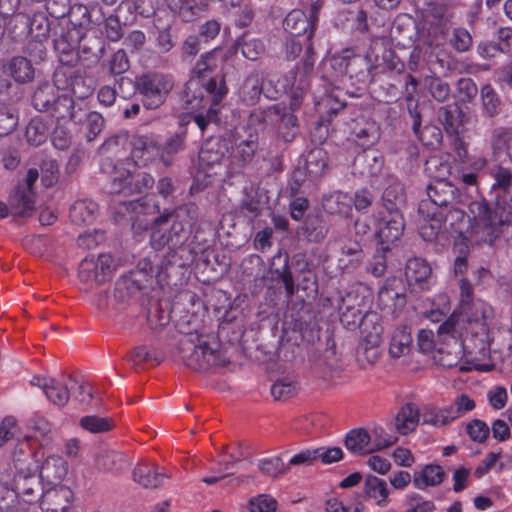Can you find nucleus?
Segmentation results:
<instances>
[{
  "label": "nucleus",
  "mask_w": 512,
  "mask_h": 512,
  "mask_svg": "<svg viewBox=\"0 0 512 512\" xmlns=\"http://www.w3.org/2000/svg\"><path fill=\"white\" fill-rule=\"evenodd\" d=\"M489 175L493 179L491 193L495 208L491 209L489 203L482 199L469 202V212L475 224L484 225L493 238L497 234L496 229L507 228L512 221V169L495 164L490 167Z\"/></svg>",
  "instance_id": "obj_1"
},
{
  "label": "nucleus",
  "mask_w": 512,
  "mask_h": 512,
  "mask_svg": "<svg viewBox=\"0 0 512 512\" xmlns=\"http://www.w3.org/2000/svg\"><path fill=\"white\" fill-rule=\"evenodd\" d=\"M39 468L28 440L22 441L14 448L11 462L0 469V481L9 484L15 496L32 504L40 500L46 489Z\"/></svg>",
  "instance_id": "obj_2"
},
{
  "label": "nucleus",
  "mask_w": 512,
  "mask_h": 512,
  "mask_svg": "<svg viewBox=\"0 0 512 512\" xmlns=\"http://www.w3.org/2000/svg\"><path fill=\"white\" fill-rule=\"evenodd\" d=\"M378 65V63H372L369 53L360 55L347 49L322 62L324 70L322 77L330 83L349 81L352 86H356L357 90H362L373 81V70Z\"/></svg>",
  "instance_id": "obj_3"
},
{
  "label": "nucleus",
  "mask_w": 512,
  "mask_h": 512,
  "mask_svg": "<svg viewBox=\"0 0 512 512\" xmlns=\"http://www.w3.org/2000/svg\"><path fill=\"white\" fill-rule=\"evenodd\" d=\"M178 354L184 365L196 372L224 367L228 363L218 342L210 343L193 334L180 339Z\"/></svg>",
  "instance_id": "obj_4"
},
{
  "label": "nucleus",
  "mask_w": 512,
  "mask_h": 512,
  "mask_svg": "<svg viewBox=\"0 0 512 512\" xmlns=\"http://www.w3.org/2000/svg\"><path fill=\"white\" fill-rule=\"evenodd\" d=\"M426 170L433 177L426 187L429 200H424L429 203L430 210H443L463 202L465 196L460 189L445 178L450 174L449 164L431 159L426 163Z\"/></svg>",
  "instance_id": "obj_5"
},
{
  "label": "nucleus",
  "mask_w": 512,
  "mask_h": 512,
  "mask_svg": "<svg viewBox=\"0 0 512 512\" xmlns=\"http://www.w3.org/2000/svg\"><path fill=\"white\" fill-rule=\"evenodd\" d=\"M124 84H133L135 91L141 96L143 106L148 110H155L163 105L174 87L172 76L158 71L142 73L134 81L121 77L118 81L119 88Z\"/></svg>",
  "instance_id": "obj_6"
},
{
  "label": "nucleus",
  "mask_w": 512,
  "mask_h": 512,
  "mask_svg": "<svg viewBox=\"0 0 512 512\" xmlns=\"http://www.w3.org/2000/svg\"><path fill=\"white\" fill-rule=\"evenodd\" d=\"M228 93L224 74H216L207 81L190 78L182 93L186 109L198 110L206 105H219Z\"/></svg>",
  "instance_id": "obj_7"
},
{
  "label": "nucleus",
  "mask_w": 512,
  "mask_h": 512,
  "mask_svg": "<svg viewBox=\"0 0 512 512\" xmlns=\"http://www.w3.org/2000/svg\"><path fill=\"white\" fill-rule=\"evenodd\" d=\"M125 142L130 146L131 157L136 165L145 166L156 158H160L162 144L154 134H117L106 139L103 146L111 148Z\"/></svg>",
  "instance_id": "obj_8"
},
{
  "label": "nucleus",
  "mask_w": 512,
  "mask_h": 512,
  "mask_svg": "<svg viewBox=\"0 0 512 512\" xmlns=\"http://www.w3.org/2000/svg\"><path fill=\"white\" fill-rule=\"evenodd\" d=\"M196 217V207L180 210L174 216L173 222L168 231L171 247L177 249L174 257L180 253V258H182L183 254L187 252L191 256L190 259H194L195 255L193 254V249L190 248V245L185 246V243L190 237L192 229L195 225Z\"/></svg>",
  "instance_id": "obj_9"
},
{
  "label": "nucleus",
  "mask_w": 512,
  "mask_h": 512,
  "mask_svg": "<svg viewBox=\"0 0 512 512\" xmlns=\"http://www.w3.org/2000/svg\"><path fill=\"white\" fill-rule=\"evenodd\" d=\"M58 89L49 82L39 84L32 95V106L55 119L62 116L67 111L68 100L67 94H60Z\"/></svg>",
  "instance_id": "obj_10"
},
{
  "label": "nucleus",
  "mask_w": 512,
  "mask_h": 512,
  "mask_svg": "<svg viewBox=\"0 0 512 512\" xmlns=\"http://www.w3.org/2000/svg\"><path fill=\"white\" fill-rule=\"evenodd\" d=\"M154 178L146 172L117 171L111 179L108 192L111 194L133 195L141 194L154 185Z\"/></svg>",
  "instance_id": "obj_11"
},
{
  "label": "nucleus",
  "mask_w": 512,
  "mask_h": 512,
  "mask_svg": "<svg viewBox=\"0 0 512 512\" xmlns=\"http://www.w3.org/2000/svg\"><path fill=\"white\" fill-rule=\"evenodd\" d=\"M148 290L146 275L140 271H130L116 281L114 297L118 302L129 303L141 300Z\"/></svg>",
  "instance_id": "obj_12"
},
{
  "label": "nucleus",
  "mask_w": 512,
  "mask_h": 512,
  "mask_svg": "<svg viewBox=\"0 0 512 512\" xmlns=\"http://www.w3.org/2000/svg\"><path fill=\"white\" fill-rule=\"evenodd\" d=\"M283 93L282 89L264 87V75L258 70L252 71L243 81L240 90V100L248 106L257 104L264 95L267 99L275 100Z\"/></svg>",
  "instance_id": "obj_13"
},
{
  "label": "nucleus",
  "mask_w": 512,
  "mask_h": 512,
  "mask_svg": "<svg viewBox=\"0 0 512 512\" xmlns=\"http://www.w3.org/2000/svg\"><path fill=\"white\" fill-rule=\"evenodd\" d=\"M365 297L357 291H348L339 304L340 321L344 327L354 330L363 324L366 314Z\"/></svg>",
  "instance_id": "obj_14"
},
{
  "label": "nucleus",
  "mask_w": 512,
  "mask_h": 512,
  "mask_svg": "<svg viewBox=\"0 0 512 512\" xmlns=\"http://www.w3.org/2000/svg\"><path fill=\"white\" fill-rule=\"evenodd\" d=\"M376 236L383 251H390L391 245L403 235L405 222L401 212H380Z\"/></svg>",
  "instance_id": "obj_15"
},
{
  "label": "nucleus",
  "mask_w": 512,
  "mask_h": 512,
  "mask_svg": "<svg viewBox=\"0 0 512 512\" xmlns=\"http://www.w3.org/2000/svg\"><path fill=\"white\" fill-rule=\"evenodd\" d=\"M13 20L15 27L21 25L24 29H28V33L33 39L48 40L58 27V22L49 18L45 12H36L31 18L20 13Z\"/></svg>",
  "instance_id": "obj_16"
},
{
  "label": "nucleus",
  "mask_w": 512,
  "mask_h": 512,
  "mask_svg": "<svg viewBox=\"0 0 512 512\" xmlns=\"http://www.w3.org/2000/svg\"><path fill=\"white\" fill-rule=\"evenodd\" d=\"M40 501L43 512H69L74 493L68 486L55 485L45 489Z\"/></svg>",
  "instance_id": "obj_17"
},
{
  "label": "nucleus",
  "mask_w": 512,
  "mask_h": 512,
  "mask_svg": "<svg viewBox=\"0 0 512 512\" xmlns=\"http://www.w3.org/2000/svg\"><path fill=\"white\" fill-rule=\"evenodd\" d=\"M318 21L311 18V14H306L305 10L293 9L285 17L283 28L290 36H306V42H310L314 36Z\"/></svg>",
  "instance_id": "obj_18"
},
{
  "label": "nucleus",
  "mask_w": 512,
  "mask_h": 512,
  "mask_svg": "<svg viewBox=\"0 0 512 512\" xmlns=\"http://www.w3.org/2000/svg\"><path fill=\"white\" fill-rule=\"evenodd\" d=\"M466 205L469 206V203H467L464 197L462 203H458L452 207L443 210H430L429 203L422 200L419 204L418 212L425 219H439L443 225L449 223L450 227L454 228L457 224L464 221L466 216L464 206Z\"/></svg>",
  "instance_id": "obj_19"
},
{
  "label": "nucleus",
  "mask_w": 512,
  "mask_h": 512,
  "mask_svg": "<svg viewBox=\"0 0 512 512\" xmlns=\"http://www.w3.org/2000/svg\"><path fill=\"white\" fill-rule=\"evenodd\" d=\"M232 148L229 139L222 136H212L202 145L199 158L206 166L220 164L229 154Z\"/></svg>",
  "instance_id": "obj_20"
},
{
  "label": "nucleus",
  "mask_w": 512,
  "mask_h": 512,
  "mask_svg": "<svg viewBox=\"0 0 512 512\" xmlns=\"http://www.w3.org/2000/svg\"><path fill=\"white\" fill-rule=\"evenodd\" d=\"M95 464L98 470L117 475L126 471L131 462L120 451L100 449L95 455Z\"/></svg>",
  "instance_id": "obj_21"
},
{
  "label": "nucleus",
  "mask_w": 512,
  "mask_h": 512,
  "mask_svg": "<svg viewBox=\"0 0 512 512\" xmlns=\"http://www.w3.org/2000/svg\"><path fill=\"white\" fill-rule=\"evenodd\" d=\"M350 134L360 146L370 147L378 142L380 128L378 124L364 116L357 117L350 124Z\"/></svg>",
  "instance_id": "obj_22"
},
{
  "label": "nucleus",
  "mask_w": 512,
  "mask_h": 512,
  "mask_svg": "<svg viewBox=\"0 0 512 512\" xmlns=\"http://www.w3.org/2000/svg\"><path fill=\"white\" fill-rule=\"evenodd\" d=\"M257 149V135H250L248 139L239 142L228 167V174L233 176L240 173L243 168L252 162Z\"/></svg>",
  "instance_id": "obj_23"
},
{
  "label": "nucleus",
  "mask_w": 512,
  "mask_h": 512,
  "mask_svg": "<svg viewBox=\"0 0 512 512\" xmlns=\"http://www.w3.org/2000/svg\"><path fill=\"white\" fill-rule=\"evenodd\" d=\"M438 120L449 136L459 137L466 115L457 104L442 106L437 111Z\"/></svg>",
  "instance_id": "obj_24"
},
{
  "label": "nucleus",
  "mask_w": 512,
  "mask_h": 512,
  "mask_svg": "<svg viewBox=\"0 0 512 512\" xmlns=\"http://www.w3.org/2000/svg\"><path fill=\"white\" fill-rule=\"evenodd\" d=\"M307 177L312 181L321 179L329 170V154L323 147H314L305 157Z\"/></svg>",
  "instance_id": "obj_25"
},
{
  "label": "nucleus",
  "mask_w": 512,
  "mask_h": 512,
  "mask_svg": "<svg viewBox=\"0 0 512 512\" xmlns=\"http://www.w3.org/2000/svg\"><path fill=\"white\" fill-rule=\"evenodd\" d=\"M39 467L38 473L44 485H60L67 473L66 463L60 456H48Z\"/></svg>",
  "instance_id": "obj_26"
},
{
  "label": "nucleus",
  "mask_w": 512,
  "mask_h": 512,
  "mask_svg": "<svg viewBox=\"0 0 512 512\" xmlns=\"http://www.w3.org/2000/svg\"><path fill=\"white\" fill-rule=\"evenodd\" d=\"M153 28L157 31L156 45L162 53L171 51L175 44V36L172 32V19L169 13L156 15L153 20Z\"/></svg>",
  "instance_id": "obj_27"
},
{
  "label": "nucleus",
  "mask_w": 512,
  "mask_h": 512,
  "mask_svg": "<svg viewBox=\"0 0 512 512\" xmlns=\"http://www.w3.org/2000/svg\"><path fill=\"white\" fill-rule=\"evenodd\" d=\"M80 58L83 60L96 63L100 61L106 53V41L98 35H86L83 37L79 46Z\"/></svg>",
  "instance_id": "obj_28"
},
{
  "label": "nucleus",
  "mask_w": 512,
  "mask_h": 512,
  "mask_svg": "<svg viewBox=\"0 0 512 512\" xmlns=\"http://www.w3.org/2000/svg\"><path fill=\"white\" fill-rule=\"evenodd\" d=\"M420 422V412L418 408L407 403L398 411L393 422V429L401 435H407L414 431Z\"/></svg>",
  "instance_id": "obj_29"
},
{
  "label": "nucleus",
  "mask_w": 512,
  "mask_h": 512,
  "mask_svg": "<svg viewBox=\"0 0 512 512\" xmlns=\"http://www.w3.org/2000/svg\"><path fill=\"white\" fill-rule=\"evenodd\" d=\"M329 231L327 222L319 214H309L299 229V234L309 242L320 243Z\"/></svg>",
  "instance_id": "obj_30"
},
{
  "label": "nucleus",
  "mask_w": 512,
  "mask_h": 512,
  "mask_svg": "<svg viewBox=\"0 0 512 512\" xmlns=\"http://www.w3.org/2000/svg\"><path fill=\"white\" fill-rule=\"evenodd\" d=\"M446 477L444 469L438 464H427L421 470L415 471L413 484L417 489H426L440 485Z\"/></svg>",
  "instance_id": "obj_31"
},
{
  "label": "nucleus",
  "mask_w": 512,
  "mask_h": 512,
  "mask_svg": "<svg viewBox=\"0 0 512 512\" xmlns=\"http://www.w3.org/2000/svg\"><path fill=\"white\" fill-rule=\"evenodd\" d=\"M405 275L410 285H418L421 290H425L431 267L424 259L414 257L407 261Z\"/></svg>",
  "instance_id": "obj_32"
},
{
  "label": "nucleus",
  "mask_w": 512,
  "mask_h": 512,
  "mask_svg": "<svg viewBox=\"0 0 512 512\" xmlns=\"http://www.w3.org/2000/svg\"><path fill=\"white\" fill-rule=\"evenodd\" d=\"M271 272L283 283L287 295H294L296 289L293 275L289 267V256L287 253L282 254L281 252H278L273 257Z\"/></svg>",
  "instance_id": "obj_33"
},
{
  "label": "nucleus",
  "mask_w": 512,
  "mask_h": 512,
  "mask_svg": "<svg viewBox=\"0 0 512 512\" xmlns=\"http://www.w3.org/2000/svg\"><path fill=\"white\" fill-rule=\"evenodd\" d=\"M133 480L144 488H157L169 476L159 471L158 467L148 464H138L132 472Z\"/></svg>",
  "instance_id": "obj_34"
},
{
  "label": "nucleus",
  "mask_w": 512,
  "mask_h": 512,
  "mask_svg": "<svg viewBox=\"0 0 512 512\" xmlns=\"http://www.w3.org/2000/svg\"><path fill=\"white\" fill-rule=\"evenodd\" d=\"M98 213V204L92 200L75 201L69 210V217L76 225H88L94 222Z\"/></svg>",
  "instance_id": "obj_35"
},
{
  "label": "nucleus",
  "mask_w": 512,
  "mask_h": 512,
  "mask_svg": "<svg viewBox=\"0 0 512 512\" xmlns=\"http://www.w3.org/2000/svg\"><path fill=\"white\" fill-rule=\"evenodd\" d=\"M34 193L18 185L9 198V205L14 215L27 217L34 210Z\"/></svg>",
  "instance_id": "obj_36"
},
{
  "label": "nucleus",
  "mask_w": 512,
  "mask_h": 512,
  "mask_svg": "<svg viewBox=\"0 0 512 512\" xmlns=\"http://www.w3.org/2000/svg\"><path fill=\"white\" fill-rule=\"evenodd\" d=\"M322 206L329 214L347 216L352 209V196L348 193L335 191L323 196Z\"/></svg>",
  "instance_id": "obj_37"
},
{
  "label": "nucleus",
  "mask_w": 512,
  "mask_h": 512,
  "mask_svg": "<svg viewBox=\"0 0 512 512\" xmlns=\"http://www.w3.org/2000/svg\"><path fill=\"white\" fill-rule=\"evenodd\" d=\"M61 72L55 74V82H60ZM66 78L67 87L70 89L76 100H85L93 93V87L86 83L85 77L80 71H70L68 74L63 73Z\"/></svg>",
  "instance_id": "obj_38"
},
{
  "label": "nucleus",
  "mask_w": 512,
  "mask_h": 512,
  "mask_svg": "<svg viewBox=\"0 0 512 512\" xmlns=\"http://www.w3.org/2000/svg\"><path fill=\"white\" fill-rule=\"evenodd\" d=\"M405 202V191L403 185L392 180L382 193L383 212H401L400 207Z\"/></svg>",
  "instance_id": "obj_39"
},
{
  "label": "nucleus",
  "mask_w": 512,
  "mask_h": 512,
  "mask_svg": "<svg viewBox=\"0 0 512 512\" xmlns=\"http://www.w3.org/2000/svg\"><path fill=\"white\" fill-rule=\"evenodd\" d=\"M159 0H123L118 6V12L127 11L135 13L143 18H155L156 15L167 13L160 11L157 13Z\"/></svg>",
  "instance_id": "obj_40"
},
{
  "label": "nucleus",
  "mask_w": 512,
  "mask_h": 512,
  "mask_svg": "<svg viewBox=\"0 0 512 512\" xmlns=\"http://www.w3.org/2000/svg\"><path fill=\"white\" fill-rule=\"evenodd\" d=\"M364 493L368 498L374 499L379 507H386L390 501L387 483L374 475L366 477Z\"/></svg>",
  "instance_id": "obj_41"
},
{
  "label": "nucleus",
  "mask_w": 512,
  "mask_h": 512,
  "mask_svg": "<svg viewBox=\"0 0 512 512\" xmlns=\"http://www.w3.org/2000/svg\"><path fill=\"white\" fill-rule=\"evenodd\" d=\"M424 87L427 93L438 103L448 102L452 95L450 84L436 74L424 78Z\"/></svg>",
  "instance_id": "obj_42"
},
{
  "label": "nucleus",
  "mask_w": 512,
  "mask_h": 512,
  "mask_svg": "<svg viewBox=\"0 0 512 512\" xmlns=\"http://www.w3.org/2000/svg\"><path fill=\"white\" fill-rule=\"evenodd\" d=\"M411 344V328L406 325H400L396 328L392 335L389 353L392 357L399 358L409 353Z\"/></svg>",
  "instance_id": "obj_43"
},
{
  "label": "nucleus",
  "mask_w": 512,
  "mask_h": 512,
  "mask_svg": "<svg viewBox=\"0 0 512 512\" xmlns=\"http://www.w3.org/2000/svg\"><path fill=\"white\" fill-rule=\"evenodd\" d=\"M8 70L13 79L20 84L29 83L34 79V68L31 60L22 56L13 57L9 64Z\"/></svg>",
  "instance_id": "obj_44"
},
{
  "label": "nucleus",
  "mask_w": 512,
  "mask_h": 512,
  "mask_svg": "<svg viewBox=\"0 0 512 512\" xmlns=\"http://www.w3.org/2000/svg\"><path fill=\"white\" fill-rule=\"evenodd\" d=\"M276 124L277 136L285 143H290L296 138L299 131L298 119L293 113L287 112L284 106Z\"/></svg>",
  "instance_id": "obj_45"
},
{
  "label": "nucleus",
  "mask_w": 512,
  "mask_h": 512,
  "mask_svg": "<svg viewBox=\"0 0 512 512\" xmlns=\"http://www.w3.org/2000/svg\"><path fill=\"white\" fill-rule=\"evenodd\" d=\"M490 145L494 154L505 152L512 162V128L496 127L492 130Z\"/></svg>",
  "instance_id": "obj_46"
},
{
  "label": "nucleus",
  "mask_w": 512,
  "mask_h": 512,
  "mask_svg": "<svg viewBox=\"0 0 512 512\" xmlns=\"http://www.w3.org/2000/svg\"><path fill=\"white\" fill-rule=\"evenodd\" d=\"M67 100V111L62 116H58L57 120L68 118L74 124H84L87 118L93 113L88 103L85 100H75L69 95H67Z\"/></svg>",
  "instance_id": "obj_47"
},
{
  "label": "nucleus",
  "mask_w": 512,
  "mask_h": 512,
  "mask_svg": "<svg viewBox=\"0 0 512 512\" xmlns=\"http://www.w3.org/2000/svg\"><path fill=\"white\" fill-rule=\"evenodd\" d=\"M281 110H283L281 104L270 105L266 108H255L249 115V121L252 125L263 127L276 124L279 120Z\"/></svg>",
  "instance_id": "obj_48"
},
{
  "label": "nucleus",
  "mask_w": 512,
  "mask_h": 512,
  "mask_svg": "<svg viewBox=\"0 0 512 512\" xmlns=\"http://www.w3.org/2000/svg\"><path fill=\"white\" fill-rule=\"evenodd\" d=\"M483 114L485 117L494 118L501 113L502 101L489 84L484 85L480 91Z\"/></svg>",
  "instance_id": "obj_49"
},
{
  "label": "nucleus",
  "mask_w": 512,
  "mask_h": 512,
  "mask_svg": "<svg viewBox=\"0 0 512 512\" xmlns=\"http://www.w3.org/2000/svg\"><path fill=\"white\" fill-rule=\"evenodd\" d=\"M221 52L220 48H214L202 54L192 69L191 78L202 80L206 73L213 72L218 67Z\"/></svg>",
  "instance_id": "obj_50"
},
{
  "label": "nucleus",
  "mask_w": 512,
  "mask_h": 512,
  "mask_svg": "<svg viewBox=\"0 0 512 512\" xmlns=\"http://www.w3.org/2000/svg\"><path fill=\"white\" fill-rule=\"evenodd\" d=\"M91 23V12L86 5L78 3L71 5L65 25L84 31Z\"/></svg>",
  "instance_id": "obj_51"
},
{
  "label": "nucleus",
  "mask_w": 512,
  "mask_h": 512,
  "mask_svg": "<svg viewBox=\"0 0 512 512\" xmlns=\"http://www.w3.org/2000/svg\"><path fill=\"white\" fill-rule=\"evenodd\" d=\"M372 437L363 428L352 429L345 437L346 448L356 454L370 453L367 447Z\"/></svg>",
  "instance_id": "obj_52"
},
{
  "label": "nucleus",
  "mask_w": 512,
  "mask_h": 512,
  "mask_svg": "<svg viewBox=\"0 0 512 512\" xmlns=\"http://www.w3.org/2000/svg\"><path fill=\"white\" fill-rule=\"evenodd\" d=\"M405 289L402 280L397 277H389L379 290L378 296L381 301L396 300L400 304L406 301Z\"/></svg>",
  "instance_id": "obj_53"
},
{
  "label": "nucleus",
  "mask_w": 512,
  "mask_h": 512,
  "mask_svg": "<svg viewBox=\"0 0 512 512\" xmlns=\"http://www.w3.org/2000/svg\"><path fill=\"white\" fill-rule=\"evenodd\" d=\"M186 139L184 130L171 135L164 144H162L160 160L165 166H169L172 162V156L183 150Z\"/></svg>",
  "instance_id": "obj_54"
},
{
  "label": "nucleus",
  "mask_w": 512,
  "mask_h": 512,
  "mask_svg": "<svg viewBox=\"0 0 512 512\" xmlns=\"http://www.w3.org/2000/svg\"><path fill=\"white\" fill-rule=\"evenodd\" d=\"M71 391H73V386H68V384H63L53 378L52 381H49V386L44 393L54 405L63 407L67 404Z\"/></svg>",
  "instance_id": "obj_55"
},
{
  "label": "nucleus",
  "mask_w": 512,
  "mask_h": 512,
  "mask_svg": "<svg viewBox=\"0 0 512 512\" xmlns=\"http://www.w3.org/2000/svg\"><path fill=\"white\" fill-rule=\"evenodd\" d=\"M54 51L62 65L74 67L80 59L79 45L53 42Z\"/></svg>",
  "instance_id": "obj_56"
},
{
  "label": "nucleus",
  "mask_w": 512,
  "mask_h": 512,
  "mask_svg": "<svg viewBox=\"0 0 512 512\" xmlns=\"http://www.w3.org/2000/svg\"><path fill=\"white\" fill-rule=\"evenodd\" d=\"M202 4L196 0H171L170 7L184 22H192L201 12Z\"/></svg>",
  "instance_id": "obj_57"
},
{
  "label": "nucleus",
  "mask_w": 512,
  "mask_h": 512,
  "mask_svg": "<svg viewBox=\"0 0 512 512\" xmlns=\"http://www.w3.org/2000/svg\"><path fill=\"white\" fill-rule=\"evenodd\" d=\"M475 305L473 301V287L467 279L463 278L460 280V307L469 322H478L480 320L478 315L471 313L472 307Z\"/></svg>",
  "instance_id": "obj_58"
},
{
  "label": "nucleus",
  "mask_w": 512,
  "mask_h": 512,
  "mask_svg": "<svg viewBox=\"0 0 512 512\" xmlns=\"http://www.w3.org/2000/svg\"><path fill=\"white\" fill-rule=\"evenodd\" d=\"M422 424L443 427L452 422L447 408L425 407L420 414Z\"/></svg>",
  "instance_id": "obj_59"
},
{
  "label": "nucleus",
  "mask_w": 512,
  "mask_h": 512,
  "mask_svg": "<svg viewBox=\"0 0 512 512\" xmlns=\"http://www.w3.org/2000/svg\"><path fill=\"white\" fill-rule=\"evenodd\" d=\"M297 382L288 377L277 379L271 386V395L277 401H286L297 394Z\"/></svg>",
  "instance_id": "obj_60"
},
{
  "label": "nucleus",
  "mask_w": 512,
  "mask_h": 512,
  "mask_svg": "<svg viewBox=\"0 0 512 512\" xmlns=\"http://www.w3.org/2000/svg\"><path fill=\"white\" fill-rule=\"evenodd\" d=\"M27 426L34 431L35 438H38L41 445H46L52 440L51 424L40 415H33L27 421Z\"/></svg>",
  "instance_id": "obj_61"
},
{
  "label": "nucleus",
  "mask_w": 512,
  "mask_h": 512,
  "mask_svg": "<svg viewBox=\"0 0 512 512\" xmlns=\"http://www.w3.org/2000/svg\"><path fill=\"white\" fill-rule=\"evenodd\" d=\"M379 342L380 338L377 334L366 336L364 341L357 347V355L359 357L364 356L369 364H374L380 355L378 350Z\"/></svg>",
  "instance_id": "obj_62"
},
{
  "label": "nucleus",
  "mask_w": 512,
  "mask_h": 512,
  "mask_svg": "<svg viewBox=\"0 0 512 512\" xmlns=\"http://www.w3.org/2000/svg\"><path fill=\"white\" fill-rule=\"evenodd\" d=\"M356 166L359 167L361 174L376 176L382 169L383 159L374 153H365L356 159Z\"/></svg>",
  "instance_id": "obj_63"
},
{
  "label": "nucleus",
  "mask_w": 512,
  "mask_h": 512,
  "mask_svg": "<svg viewBox=\"0 0 512 512\" xmlns=\"http://www.w3.org/2000/svg\"><path fill=\"white\" fill-rule=\"evenodd\" d=\"M449 44L457 52L464 53L472 47L473 38L466 28L457 27L451 33Z\"/></svg>",
  "instance_id": "obj_64"
}]
</instances>
